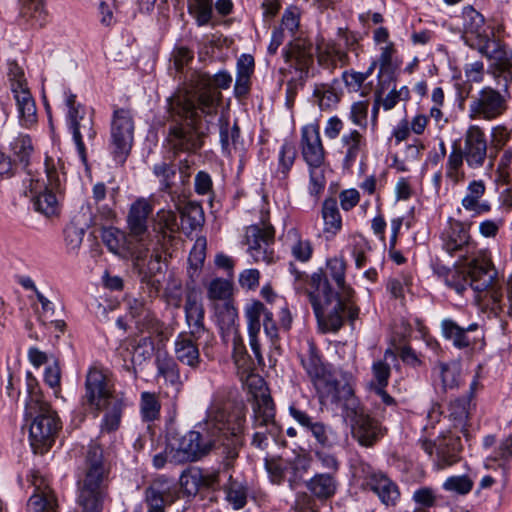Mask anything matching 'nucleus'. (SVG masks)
<instances>
[{
    "mask_svg": "<svg viewBox=\"0 0 512 512\" xmlns=\"http://www.w3.org/2000/svg\"><path fill=\"white\" fill-rule=\"evenodd\" d=\"M346 265L341 258L327 261L326 271L311 276L309 299L319 326L325 332H337L344 323V313L351 323L359 315L353 303L354 291L345 283Z\"/></svg>",
    "mask_w": 512,
    "mask_h": 512,
    "instance_id": "obj_1",
    "label": "nucleus"
},
{
    "mask_svg": "<svg viewBox=\"0 0 512 512\" xmlns=\"http://www.w3.org/2000/svg\"><path fill=\"white\" fill-rule=\"evenodd\" d=\"M462 28L463 37L466 43L478 50V52L493 61L489 72L495 79H498L503 72L512 68V52L506 49V46L494 37V33L487 32L485 18L472 6H466L462 10Z\"/></svg>",
    "mask_w": 512,
    "mask_h": 512,
    "instance_id": "obj_2",
    "label": "nucleus"
},
{
    "mask_svg": "<svg viewBox=\"0 0 512 512\" xmlns=\"http://www.w3.org/2000/svg\"><path fill=\"white\" fill-rule=\"evenodd\" d=\"M84 388V403L97 412L105 411L101 430L108 433L117 430L125 407V399L122 394L115 392L107 372L96 366L90 367L86 374Z\"/></svg>",
    "mask_w": 512,
    "mask_h": 512,
    "instance_id": "obj_3",
    "label": "nucleus"
},
{
    "mask_svg": "<svg viewBox=\"0 0 512 512\" xmlns=\"http://www.w3.org/2000/svg\"><path fill=\"white\" fill-rule=\"evenodd\" d=\"M170 109L180 117L189 120L169 128L166 142L174 155L194 154L204 145L205 133L201 130L195 112L194 101L185 95H177L170 101Z\"/></svg>",
    "mask_w": 512,
    "mask_h": 512,
    "instance_id": "obj_4",
    "label": "nucleus"
},
{
    "mask_svg": "<svg viewBox=\"0 0 512 512\" xmlns=\"http://www.w3.org/2000/svg\"><path fill=\"white\" fill-rule=\"evenodd\" d=\"M25 419L31 420L29 439L35 453H45L60 428L59 418L38 389H30L25 400Z\"/></svg>",
    "mask_w": 512,
    "mask_h": 512,
    "instance_id": "obj_5",
    "label": "nucleus"
},
{
    "mask_svg": "<svg viewBox=\"0 0 512 512\" xmlns=\"http://www.w3.org/2000/svg\"><path fill=\"white\" fill-rule=\"evenodd\" d=\"M301 154L309 166V192L318 197L326 186L325 156L326 152L320 137L318 124H307L301 129Z\"/></svg>",
    "mask_w": 512,
    "mask_h": 512,
    "instance_id": "obj_6",
    "label": "nucleus"
},
{
    "mask_svg": "<svg viewBox=\"0 0 512 512\" xmlns=\"http://www.w3.org/2000/svg\"><path fill=\"white\" fill-rule=\"evenodd\" d=\"M45 175L44 178H31L28 186L31 199L37 211L46 216L57 214L59 210L58 200L54 194V190L58 189L65 174L59 171L57 163L51 157L45 160Z\"/></svg>",
    "mask_w": 512,
    "mask_h": 512,
    "instance_id": "obj_7",
    "label": "nucleus"
},
{
    "mask_svg": "<svg viewBox=\"0 0 512 512\" xmlns=\"http://www.w3.org/2000/svg\"><path fill=\"white\" fill-rule=\"evenodd\" d=\"M153 206L148 199L134 201L127 215L128 246L136 254V265L143 261L150 250L151 233L148 230V218Z\"/></svg>",
    "mask_w": 512,
    "mask_h": 512,
    "instance_id": "obj_8",
    "label": "nucleus"
},
{
    "mask_svg": "<svg viewBox=\"0 0 512 512\" xmlns=\"http://www.w3.org/2000/svg\"><path fill=\"white\" fill-rule=\"evenodd\" d=\"M301 364L315 387L320 402H337L340 399L341 386L334 373L321 361L313 343L301 356Z\"/></svg>",
    "mask_w": 512,
    "mask_h": 512,
    "instance_id": "obj_9",
    "label": "nucleus"
},
{
    "mask_svg": "<svg viewBox=\"0 0 512 512\" xmlns=\"http://www.w3.org/2000/svg\"><path fill=\"white\" fill-rule=\"evenodd\" d=\"M275 239L274 227L265 220L246 228L245 243L248 253L256 263L271 264L275 260L273 249Z\"/></svg>",
    "mask_w": 512,
    "mask_h": 512,
    "instance_id": "obj_10",
    "label": "nucleus"
},
{
    "mask_svg": "<svg viewBox=\"0 0 512 512\" xmlns=\"http://www.w3.org/2000/svg\"><path fill=\"white\" fill-rule=\"evenodd\" d=\"M508 98L507 84L504 93L490 86L483 87L469 105V118L491 121L500 117L507 110Z\"/></svg>",
    "mask_w": 512,
    "mask_h": 512,
    "instance_id": "obj_11",
    "label": "nucleus"
},
{
    "mask_svg": "<svg viewBox=\"0 0 512 512\" xmlns=\"http://www.w3.org/2000/svg\"><path fill=\"white\" fill-rule=\"evenodd\" d=\"M171 459L175 463L194 462L206 455L215 441L202 439L198 431L175 433L170 440Z\"/></svg>",
    "mask_w": 512,
    "mask_h": 512,
    "instance_id": "obj_12",
    "label": "nucleus"
},
{
    "mask_svg": "<svg viewBox=\"0 0 512 512\" xmlns=\"http://www.w3.org/2000/svg\"><path fill=\"white\" fill-rule=\"evenodd\" d=\"M110 132L113 153L123 163L131 151L134 138V119L130 109L114 108Z\"/></svg>",
    "mask_w": 512,
    "mask_h": 512,
    "instance_id": "obj_13",
    "label": "nucleus"
},
{
    "mask_svg": "<svg viewBox=\"0 0 512 512\" xmlns=\"http://www.w3.org/2000/svg\"><path fill=\"white\" fill-rule=\"evenodd\" d=\"M363 486L372 491L386 507L398 504L401 492L398 485L384 472L362 464Z\"/></svg>",
    "mask_w": 512,
    "mask_h": 512,
    "instance_id": "obj_14",
    "label": "nucleus"
},
{
    "mask_svg": "<svg viewBox=\"0 0 512 512\" xmlns=\"http://www.w3.org/2000/svg\"><path fill=\"white\" fill-rule=\"evenodd\" d=\"M11 90L16 100L20 121L30 127L37 122L35 101L29 91L23 71L16 65L10 68Z\"/></svg>",
    "mask_w": 512,
    "mask_h": 512,
    "instance_id": "obj_15",
    "label": "nucleus"
},
{
    "mask_svg": "<svg viewBox=\"0 0 512 512\" xmlns=\"http://www.w3.org/2000/svg\"><path fill=\"white\" fill-rule=\"evenodd\" d=\"M245 423V412L242 406L232 409L213 408L208 416L207 424L225 437H237L242 433Z\"/></svg>",
    "mask_w": 512,
    "mask_h": 512,
    "instance_id": "obj_16",
    "label": "nucleus"
},
{
    "mask_svg": "<svg viewBox=\"0 0 512 512\" xmlns=\"http://www.w3.org/2000/svg\"><path fill=\"white\" fill-rule=\"evenodd\" d=\"M487 140L484 130L478 125H470L464 135V147L461 149L467 165L471 168L483 166L487 157Z\"/></svg>",
    "mask_w": 512,
    "mask_h": 512,
    "instance_id": "obj_17",
    "label": "nucleus"
},
{
    "mask_svg": "<svg viewBox=\"0 0 512 512\" xmlns=\"http://www.w3.org/2000/svg\"><path fill=\"white\" fill-rule=\"evenodd\" d=\"M194 87L196 88L197 98L189 93L182 95L190 97L195 104V112H201L211 115L216 112V108L221 99V92L212 87L211 76L207 73H196L193 78Z\"/></svg>",
    "mask_w": 512,
    "mask_h": 512,
    "instance_id": "obj_18",
    "label": "nucleus"
},
{
    "mask_svg": "<svg viewBox=\"0 0 512 512\" xmlns=\"http://www.w3.org/2000/svg\"><path fill=\"white\" fill-rule=\"evenodd\" d=\"M284 58L298 73L296 80L305 82L313 64L312 44L306 39L297 38L285 49Z\"/></svg>",
    "mask_w": 512,
    "mask_h": 512,
    "instance_id": "obj_19",
    "label": "nucleus"
},
{
    "mask_svg": "<svg viewBox=\"0 0 512 512\" xmlns=\"http://www.w3.org/2000/svg\"><path fill=\"white\" fill-rule=\"evenodd\" d=\"M34 492L28 500V512H58V502L47 480L37 471L31 473Z\"/></svg>",
    "mask_w": 512,
    "mask_h": 512,
    "instance_id": "obj_20",
    "label": "nucleus"
},
{
    "mask_svg": "<svg viewBox=\"0 0 512 512\" xmlns=\"http://www.w3.org/2000/svg\"><path fill=\"white\" fill-rule=\"evenodd\" d=\"M339 152L342 154V167L351 169L356 160L365 155L367 150V139L357 129H350L341 135L338 143Z\"/></svg>",
    "mask_w": 512,
    "mask_h": 512,
    "instance_id": "obj_21",
    "label": "nucleus"
},
{
    "mask_svg": "<svg viewBox=\"0 0 512 512\" xmlns=\"http://www.w3.org/2000/svg\"><path fill=\"white\" fill-rule=\"evenodd\" d=\"M69 123L78 153L81 160L85 163L87 161L85 141L92 142L96 136L93 117L91 114H86L83 111L79 115L72 111Z\"/></svg>",
    "mask_w": 512,
    "mask_h": 512,
    "instance_id": "obj_22",
    "label": "nucleus"
},
{
    "mask_svg": "<svg viewBox=\"0 0 512 512\" xmlns=\"http://www.w3.org/2000/svg\"><path fill=\"white\" fill-rule=\"evenodd\" d=\"M108 475V467L103 460V450L97 444H90L86 455V472L82 485L102 488Z\"/></svg>",
    "mask_w": 512,
    "mask_h": 512,
    "instance_id": "obj_23",
    "label": "nucleus"
},
{
    "mask_svg": "<svg viewBox=\"0 0 512 512\" xmlns=\"http://www.w3.org/2000/svg\"><path fill=\"white\" fill-rule=\"evenodd\" d=\"M467 273L468 278H464V282H468L475 293L497 283V271L489 260L474 259L469 264Z\"/></svg>",
    "mask_w": 512,
    "mask_h": 512,
    "instance_id": "obj_24",
    "label": "nucleus"
},
{
    "mask_svg": "<svg viewBox=\"0 0 512 512\" xmlns=\"http://www.w3.org/2000/svg\"><path fill=\"white\" fill-rule=\"evenodd\" d=\"M202 336L189 331L181 332L177 335L174 342V353L180 363L192 369L199 367L201 358L197 341Z\"/></svg>",
    "mask_w": 512,
    "mask_h": 512,
    "instance_id": "obj_25",
    "label": "nucleus"
},
{
    "mask_svg": "<svg viewBox=\"0 0 512 512\" xmlns=\"http://www.w3.org/2000/svg\"><path fill=\"white\" fill-rule=\"evenodd\" d=\"M269 310L259 300H255L248 304L245 308V317L247 319L248 336L250 348L253 351L258 364H263V356L258 335L261 329L260 319L265 318Z\"/></svg>",
    "mask_w": 512,
    "mask_h": 512,
    "instance_id": "obj_26",
    "label": "nucleus"
},
{
    "mask_svg": "<svg viewBox=\"0 0 512 512\" xmlns=\"http://www.w3.org/2000/svg\"><path fill=\"white\" fill-rule=\"evenodd\" d=\"M177 488L165 478H157L146 489L145 499L148 505L147 512H165V504H171L177 499Z\"/></svg>",
    "mask_w": 512,
    "mask_h": 512,
    "instance_id": "obj_27",
    "label": "nucleus"
},
{
    "mask_svg": "<svg viewBox=\"0 0 512 512\" xmlns=\"http://www.w3.org/2000/svg\"><path fill=\"white\" fill-rule=\"evenodd\" d=\"M316 55L318 64L328 70H334L338 66L343 67L349 63L347 52L340 43L333 40L319 39L316 43Z\"/></svg>",
    "mask_w": 512,
    "mask_h": 512,
    "instance_id": "obj_28",
    "label": "nucleus"
},
{
    "mask_svg": "<svg viewBox=\"0 0 512 512\" xmlns=\"http://www.w3.org/2000/svg\"><path fill=\"white\" fill-rule=\"evenodd\" d=\"M116 193L117 191L114 189L107 199V189L104 183H96L92 188V194H93V200L96 205V209L98 214L93 215L91 212L88 224L89 225H96L98 222V219L103 220H112L116 217V212L114 210L115 204H116ZM86 209L90 211V205L86 206Z\"/></svg>",
    "mask_w": 512,
    "mask_h": 512,
    "instance_id": "obj_29",
    "label": "nucleus"
},
{
    "mask_svg": "<svg viewBox=\"0 0 512 512\" xmlns=\"http://www.w3.org/2000/svg\"><path fill=\"white\" fill-rule=\"evenodd\" d=\"M352 435L363 446H372L381 436L378 422L363 411H355L351 419Z\"/></svg>",
    "mask_w": 512,
    "mask_h": 512,
    "instance_id": "obj_30",
    "label": "nucleus"
},
{
    "mask_svg": "<svg viewBox=\"0 0 512 512\" xmlns=\"http://www.w3.org/2000/svg\"><path fill=\"white\" fill-rule=\"evenodd\" d=\"M486 193V184L482 179L470 181L461 199V206L465 211L471 212L473 216H480L491 211V204L483 200Z\"/></svg>",
    "mask_w": 512,
    "mask_h": 512,
    "instance_id": "obj_31",
    "label": "nucleus"
},
{
    "mask_svg": "<svg viewBox=\"0 0 512 512\" xmlns=\"http://www.w3.org/2000/svg\"><path fill=\"white\" fill-rule=\"evenodd\" d=\"M342 89L337 78L330 82L316 83L313 89V97L322 111L334 109L342 98Z\"/></svg>",
    "mask_w": 512,
    "mask_h": 512,
    "instance_id": "obj_32",
    "label": "nucleus"
},
{
    "mask_svg": "<svg viewBox=\"0 0 512 512\" xmlns=\"http://www.w3.org/2000/svg\"><path fill=\"white\" fill-rule=\"evenodd\" d=\"M470 224L463 223L460 220L449 219L448 226L442 233V240L444 248L452 253L469 243Z\"/></svg>",
    "mask_w": 512,
    "mask_h": 512,
    "instance_id": "obj_33",
    "label": "nucleus"
},
{
    "mask_svg": "<svg viewBox=\"0 0 512 512\" xmlns=\"http://www.w3.org/2000/svg\"><path fill=\"white\" fill-rule=\"evenodd\" d=\"M254 425L255 427H269L275 425V408L267 388L261 387L254 395Z\"/></svg>",
    "mask_w": 512,
    "mask_h": 512,
    "instance_id": "obj_34",
    "label": "nucleus"
},
{
    "mask_svg": "<svg viewBox=\"0 0 512 512\" xmlns=\"http://www.w3.org/2000/svg\"><path fill=\"white\" fill-rule=\"evenodd\" d=\"M475 301L482 312L489 313L493 317H499L503 312V293L497 283L476 293Z\"/></svg>",
    "mask_w": 512,
    "mask_h": 512,
    "instance_id": "obj_35",
    "label": "nucleus"
},
{
    "mask_svg": "<svg viewBox=\"0 0 512 512\" xmlns=\"http://www.w3.org/2000/svg\"><path fill=\"white\" fill-rule=\"evenodd\" d=\"M255 61L252 55L242 54L236 63V81L234 85V94L241 98L245 96L251 85V77L254 73Z\"/></svg>",
    "mask_w": 512,
    "mask_h": 512,
    "instance_id": "obj_36",
    "label": "nucleus"
},
{
    "mask_svg": "<svg viewBox=\"0 0 512 512\" xmlns=\"http://www.w3.org/2000/svg\"><path fill=\"white\" fill-rule=\"evenodd\" d=\"M310 493L319 500L333 497L338 488V482L333 473H317L308 482Z\"/></svg>",
    "mask_w": 512,
    "mask_h": 512,
    "instance_id": "obj_37",
    "label": "nucleus"
},
{
    "mask_svg": "<svg viewBox=\"0 0 512 512\" xmlns=\"http://www.w3.org/2000/svg\"><path fill=\"white\" fill-rule=\"evenodd\" d=\"M285 244L288 246L292 256L299 262H307L313 254V246L310 240L304 239L295 227L287 230Z\"/></svg>",
    "mask_w": 512,
    "mask_h": 512,
    "instance_id": "obj_38",
    "label": "nucleus"
},
{
    "mask_svg": "<svg viewBox=\"0 0 512 512\" xmlns=\"http://www.w3.org/2000/svg\"><path fill=\"white\" fill-rule=\"evenodd\" d=\"M186 321L193 334L204 335L207 330L204 325V308L201 301L194 294H189L186 298L185 306Z\"/></svg>",
    "mask_w": 512,
    "mask_h": 512,
    "instance_id": "obj_39",
    "label": "nucleus"
},
{
    "mask_svg": "<svg viewBox=\"0 0 512 512\" xmlns=\"http://www.w3.org/2000/svg\"><path fill=\"white\" fill-rule=\"evenodd\" d=\"M321 215L323 232L329 236H335L342 229V217L335 198L330 197L323 201Z\"/></svg>",
    "mask_w": 512,
    "mask_h": 512,
    "instance_id": "obj_40",
    "label": "nucleus"
},
{
    "mask_svg": "<svg viewBox=\"0 0 512 512\" xmlns=\"http://www.w3.org/2000/svg\"><path fill=\"white\" fill-rule=\"evenodd\" d=\"M464 160L461 147L454 145L445 164V178L452 186L465 180Z\"/></svg>",
    "mask_w": 512,
    "mask_h": 512,
    "instance_id": "obj_41",
    "label": "nucleus"
},
{
    "mask_svg": "<svg viewBox=\"0 0 512 512\" xmlns=\"http://www.w3.org/2000/svg\"><path fill=\"white\" fill-rule=\"evenodd\" d=\"M214 308L220 329L222 331V336L224 339L228 340L230 334L239 332L236 326L238 319L237 309L232 305L231 302L216 304Z\"/></svg>",
    "mask_w": 512,
    "mask_h": 512,
    "instance_id": "obj_42",
    "label": "nucleus"
},
{
    "mask_svg": "<svg viewBox=\"0 0 512 512\" xmlns=\"http://www.w3.org/2000/svg\"><path fill=\"white\" fill-rule=\"evenodd\" d=\"M182 229L186 233H191L204 224L205 216L203 208L200 204L195 202H188L184 206L178 208Z\"/></svg>",
    "mask_w": 512,
    "mask_h": 512,
    "instance_id": "obj_43",
    "label": "nucleus"
},
{
    "mask_svg": "<svg viewBox=\"0 0 512 512\" xmlns=\"http://www.w3.org/2000/svg\"><path fill=\"white\" fill-rule=\"evenodd\" d=\"M101 237L111 252L115 254L126 253L136 262V254L128 246V233L125 234L118 229L108 228L103 230Z\"/></svg>",
    "mask_w": 512,
    "mask_h": 512,
    "instance_id": "obj_44",
    "label": "nucleus"
},
{
    "mask_svg": "<svg viewBox=\"0 0 512 512\" xmlns=\"http://www.w3.org/2000/svg\"><path fill=\"white\" fill-rule=\"evenodd\" d=\"M441 331L444 338L452 340L453 345L459 349L468 348L473 344L467 330L451 319H444L441 322Z\"/></svg>",
    "mask_w": 512,
    "mask_h": 512,
    "instance_id": "obj_45",
    "label": "nucleus"
},
{
    "mask_svg": "<svg viewBox=\"0 0 512 512\" xmlns=\"http://www.w3.org/2000/svg\"><path fill=\"white\" fill-rule=\"evenodd\" d=\"M158 376L175 387L176 391H180L183 382L180 378V369L174 359L168 356L157 357L156 360Z\"/></svg>",
    "mask_w": 512,
    "mask_h": 512,
    "instance_id": "obj_46",
    "label": "nucleus"
},
{
    "mask_svg": "<svg viewBox=\"0 0 512 512\" xmlns=\"http://www.w3.org/2000/svg\"><path fill=\"white\" fill-rule=\"evenodd\" d=\"M102 500V488L81 485L78 504L82 507L83 512H101Z\"/></svg>",
    "mask_w": 512,
    "mask_h": 512,
    "instance_id": "obj_47",
    "label": "nucleus"
},
{
    "mask_svg": "<svg viewBox=\"0 0 512 512\" xmlns=\"http://www.w3.org/2000/svg\"><path fill=\"white\" fill-rule=\"evenodd\" d=\"M136 327L140 332H147L155 336L160 342L168 340L170 335L168 327L152 311L143 319L137 320Z\"/></svg>",
    "mask_w": 512,
    "mask_h": 512,
    "instance_id": "obj_48",
    "label": "nucleus"
},
{
    "mask_svg": "<svg viewBox=\"0 0 512 512\" xmlns=\"http://www.w3.org/2000/svg\"><path fill=\"white\" fill-rule=\"evenodd\" d=\"M439 377L444 391L455 389L460 383L461 368L457 362L439 363L437 365Z\"/></svg>",
    "mask_w": 512,
    "mask_h": 512,
    "instance_id": "obj_49",
    "label": "nucleus"
},
{
    "mask_svg": "<svg viewBox=\"0 0 512 512\" xmlns=\"http://www.w3.org/2000/svg\"><path fill=\"white\" fill-rule=\"evenodd\" d=\"M161 403L159 397L153 392H142L140 397V414L144 421L152 422L159 418Z\"/></svg>",
    "mask_w": 512,
    "mask_h": 512,
    "instance_id": "obj_50",
    "label": "nucleus"
},
{
    "mask_svg": "<svg viewBox=\"0 0 512 512\" xmlns=\"http://www.w3.org/2000/svg\"><path fill=\"white\" fill-rule=\"evenodd\" d=\"M312 464L309 455H297L290 464L291 475L288 478L291 489L297 488L303 481L304 475L308 472Z\"/></svg>",
    "mask_w": 512,
    "mask_h": 512,
    "instance_id": "obj_51",
    "label": "nucleus"
},
{
    "mask_svg": "<svg viewBox=\"0 0 512 512\" xmlns=\"http://www.w3.org/2000/svg\"><path fill=\"white\" fill-rule=\"evenodd\" d=\"M240 138V130L237 124L232 127L229 126L228 122H224L220 126V143L222 151L231 155L238 149Z\"/></svg>",
    "mask_w": 512,
    "mask_h": 512,
    "instance_id": "obj_52",
    "label": "nucleus"
},
{
    "mask_svg": "<svg viewBox=\"0 0 512 512\" xmlns=\"http://www.w3.org/2000/svg\"><path fill=\"white\" fill-rule=\"evenodd\" d=\"M231 342L233 345V359L238 369H241L243 373H247L252 370V362L250 357L247 355L245 345L239 334H230Z\"/></svg>",
    "mask_w": 512,
    "mask_h": 512,
    "instance_id": "obj_53",
    "label": "nucleus"
},
{
    "mask_svg": "<svg viewBox=\"0 0 512 512\" xmlns=\"http://www.w3.org/2000/svg\"><path fill=\"white\" fill-rule=\"evenodd\" d=\"M389 360H396V354L390 349L385 351L383 360L376 361L372 366L373 375L377 381V387H386L388 384L390 377Z\"/></svg>",
    "mask_w": 512,
    "mask_h": 512,
    "instance_id": "obj_54",
    "label": "nucleus"
},
{
    "mask_svg": "<svg viewBox=\"0 0 512 512\" xmlns=\"http://www.w3.org/2000/svg\"><path fill=\"white\" fill-rule=\"evenodd\" d=\"M188 8L199 26H204L211 20L212 0H189Z\"/></svg>",
    "mask_w": 512,
    "mask_h": 512,
    "instance_id": "obj_55",
    "label": "nucleus"
},
{
    "mask_svg": "<svg viewBox=\"0 0 512 512\" xmlns=\"http://www.w3.org/2000/svg\"><path fill=\"white\" fill-rule=\"evenodd\" d=\"M203 485V472L199 469L185 471L180 476V486L185 494L196 495Z\"/></svg>",
    "mask_w": 512,
    "mask_h": 512,
    "instance_id": "obj_56",
    "label": "nucleus"
},
{
    "mask_svg": "<svg viewBox=\"0 0 512 512\" xmlns=\"http://www.w3.org/2000/svg\"><path fill=\"white\" fill-rule=\"evenodd\" d=\"M232 294V284L230 281L222 278L213 279L207 286V297L210 300H222L228 302Z\"/></svg>",
    "mask_w": 512,
    "mask_h": 512,
    "instance_id": "obj_57",
    "label": "nucleus"
},
{
    "mask_svg": "<svg viewBox=\"0 0 512 512\" xmlns=\"http://www.w3.org/2000/svg\"><path fill=\"white\" fill-rule=\"evenodd\" d=\"M468 405L469 401L466 399H457L449 405V417L454 421V426L462 431L465 430L468 421Z\"/></svg>",
    "mask_w": 512,
    "mask_h": 512,
    "instance_id": "obj_58",
    "label": "nucleus"
},
{
    "mask_svg": "<svg viewBox=\"0 0 512 512\" xmlns=\"http://www.w3.org/2000/svg\"><path fill=\"white\" fill-rule=\"evenodd\" d=\"M157 225L163 238L172 237L178 231V223L175 212L162 209L157 212Z\"/></svg>",
    "mask_w": 512,
    "mask_h": 512,
    "instance_id": "obj_59",
    "label": "nucleus"
},
{
    "mask_svg": "<svg viewBox=\"0 0 512 512\" xmlns=\"http://www.w3.org/2000/svg\"><path fill=\"white\" fill-rule=\"evenodd\" d=\"M368 110H369V101L368 100H360L353 102L349 111V120L355 126L360 128L367 127V119H368Z\"/></svg>",
    "mask_w": 512,
    "mask_h": 512,
    "instance_id": "obj_60",
    "label": "nucleus"
},
{
    "mask_svg": "<svg viewBox=\"0 0 512 512\" xmlns=\"http://www.w3.org/2000/svg\"><path fill=\"white\" fill-rule=\"evenodd\" d=\"M446 491H453L461 495L468 494L473 488V481L467 475L448 477L443 483Z\"/></svg>",
    "mask_w": 512,
    "mask_h": 512,
    "instance_id": "obj_61",
    "label": "nucleus"
},
{
    "mask_svg": "<svg viewBox=\"0 0 512 512\" xmlns=\"http://www.w3.org/2000/svg\"><path fill=\"white\" fill-rule=\"evenodd\" d=\"M412 281L410 274H401L388 280L387 289L394 298H403L405 291H409Z\"/></svg>",
    "mask_w": 512,
    "mask_h": 512,
    "instance_id": "obj_62",
    "label": "nucleus"
},
{
    "mask_svg": "<svg viewBox=\"0 0 512 512\" xmlns=\"http://www.w3.org/2000/svg\"><path fill=\"white\" fill-rule=\"evenodd\" d=\"M413 501L419 506L418 508L428 509L434 507L437 503V495L431 487H420L414 491L412 495Z\"/></svg>",
    "mask_w": 512,
    "mask_h": 512,
    "instance_id": "obj_63",
    "label": "nucleus"
},
{
    "mask_svg": "<svg viewBox=\"0 0 512 512\" xmlns=\"http://www.w3.org/2000/svg\"><path fill=\"white\" fill-rule=\"evenodd\" d=\"M265 468L269 474L270 480L274 484H281L285 479L287 464L281 459H266Z\"/></svg>",
    "mask_w": 512,
    "mask_h": 512,
    "instance_id": "obj_64",
    "label": "nucleus"
}]
</instances>
